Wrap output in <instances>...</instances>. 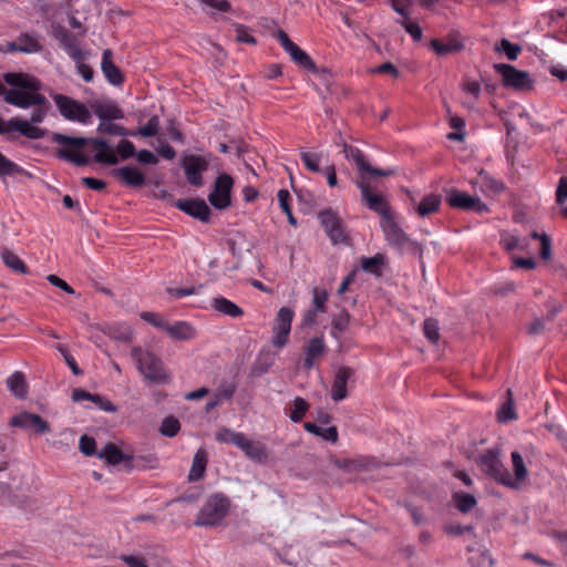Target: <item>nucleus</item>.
Listing matches in <instances>:
<instances>
[{"instance_id": "f257e3e1", "label": "nucleus", "mask_w": 567, "mask_h": 567, "mask_svg": "<svg viewBox=\"0 0 567 567\" xmlns=\"http://www.w3.org/2000/svg\"><path fill=\"white\" fill-rule=\"evenodd\" d=\"M52 142L64 146V148L56 150V157L73 163L79 167L86 166L91 162V158L81 152L84 146L89 145L95 151L93 161L103 165H116L120 158L128 159L136 154L134 144L126 138L117 143L115 152L107 141L101 137H74L62 133H53Z\"/></svg>"}, {"instance_id": "f03ea898", "label": "nucleus", "mask_w": 567, "mask_h": 567, "mask_svg": "<svg viewBox=\"0 0 567 567\" xmlns=\"http://www.w3.org/2000/svg\"><path fill=\"white\" fill-rule=\"evenodd\" d=\"M131 357L134 360L137 370L144 378L153 383H167L169 374L165 370L162 359L151 350L141 347H133Z\"/></svg>"}, {"instance_id": "7ed1b4c3", "label": "nucleus", "mask_w": 567, "mask_h": 567, "mask_svg": "<svg viewBox=\"0 0 567 567\" xmlns=\"http://www.w3.org/2000/svg\"><path fill=\"white\" fill-rule=\"evenodd\" d=\"M386 243L399 252H409L422 256L423 247L420 243L411 239L398 225L393 217L388 220H380Z\"/></svg>"}, {"instance_id": "20e7f679", "label": "nucleus", "mask_w": 567, "mask_h": 567, "mask_svg": "<svg viewBox=\"0 0 567 567\" xmlns=\"http://www.w3.org/2000/svg\"><path fill=\"white\" fill-rule=\"evenodd\" d=\"M229 506V498L223 493L212 494L197 514L194 525L206 527L219 524L227 515Z\"/></svg>"}, {"instance_id": "39448f33", "label": "nucleus", "mask_w": 567, "mask_h": 567, "mask_svg": "<svg viewBox=\"0 0 567 567\" xmlns=\"http://www.w3.org/2000/svg\"><path fill=\"white\" fill-rule=\"evenodd\" d=\"M478 465L481 470L496 482L516 488V483L513 481V477L506 466L499 458V452L497 450L491 449L485 451L478 460Z\"/></svg>"}, {"instance_id": "423d86ee", "label": "nucleus", "mask_w": 567, "mask_h": 567, "mask_svg": "<svg viewBox=\"0 0 567 567\" xmlns=\"http://www.w3.org/2000/svg\"><path fill=\"white\" fill-rule=\"evenodd\" d=\"M494 69L501 74L502 83L505 87L518 92H527L534 89L535 81L527 71L518 70L514 65L506 63H496Z\"/></svg>"}, {"instance_id": "0eeeda50", "label": "nucleus", "mask_w": 567, "mask_h": 567, "mask_svg": "<svg viewBox=\"0 0 567 567\" xmlns=\"http://www.w3.org/2000/svg\"><path fill=\"white\" fill-rule=\"evenodd\" d=\"M51 97L65 120L82 124L91 122L92 115L85 104L61 93H53Z\"/></svg>"}, {"instance_id": "6e6552de", "label": "nucleus", "mask_w": 567, "mask_h": 567, "mask_svg": "<svg viewBox=\"0 0 567 567\" xmlns=\"http://www.w3.org/2000/svg\"><path fill=\"white\" fill-rule=\"evenodd\" d=\"M339 137H340V142H336V144L342 146V153L344 154V157L348 161H352L355 164L359 173L361 174V177L364 176V174L374 175V176H379V177H389L394 174L393 169L375 168V167L371 166L367 162L365 156L360 148H358L353 145L347 144L342 140L341 135Z\"/></svg>"}, {"instance_id": "1a4fd4ad", "label": "nucleus", "mask_w": 567, "mask_h": 567, "mask_svg": "<svg viewBox=\"0 0 567 567\" xmlns=\"http://www.w3.org/2000/svg\"><path fill=\"white\" fill-rule=\"evenodd\" d=\"M318 218L324 228L327 236L333 245L348 244L350 237L341 218L332 209H326L318 214Z\"/></svg>"}, {"instance_id": "9d476101", "label": "nucleus", "mask_w": 567, "mask_h": 567, "mask_svg": "<svg viewBox=\"0 0 567 567\" xmlns=\"http://www.w3.org/2000/svg\"><path fill=\"white\" fill-rule=\"evenodd\" d=\"M357 186L361 190L362 200L365 203L367 207L379 214L381 220H388L393 217L391 214V207L385 197L381 194H374L364 176H362L360 181H357Z\"/></svg>"}, {"instance_id": "9b49d317", "label": "nucleus", "mask_w": 567, "mask_h": 567, "mask_svg": "<svg viewBox=\"0 0 567 567\" xmlns=\"http://www.w3.org/2000/svg\"><path fill=\"white\" fill-rule=\"evenodd\" d=\"M0 95L7 104L19 109H29L32 105H45L48 99L41 93H32L22 90H8L0 81Z\"/></svg>"}, {"instance_id": "f8f14e48", "label": "nucleus", "mask_w": 567, "mask_h": 567, "mask_svg": "<svg viewBox=\"0 0 567 567\" xmlns=\"http://www.w3.org/2000/svg\"><path fill=\"white\" fill-rule=\"evenodd\" d=\"M295 312L289 307H281L274 320L271 344L278 349L284 348L289 340Z\"/></svg>"}, {"instance_id": "ddd939ff", "label": "nucleus", "mask_w": 567, "mask_h": 567, "mask_svg": "<svg viewBox=\"0 0 567 567\" xmlns=\"http://www.w3.org/2000/svg\"><path fill=\"white\" fill-rule=\"evenodd\" d=\"M234 186V178L226 173L219 174L214 183L213 192L208 195L209 203L219 210L230 206V193Z\"/></svg>"}, {"instance_id": "4468645a", "label": "nucleus", "mask_w": 567, "mask_h": 567, "mask_svg": "<svg viewBox=\"0 0 567 567\" xmlns=\"http://www.w3.org/2000/svg\"><path fill=\"white\" fill-rule=\"evenodd\" d=\"M446 203L452 208L475 212L477 214H485L489 212L488 206L478 197L471 196L467 193L461 192L456 188H451L447 190Z\"/></svg>"}, {"instance_id": "2eb2a0df", "label": "nucleus", "mask_w": 567, "mask_h": 567, "mask_svg": "<svg viewBox=\"0 0 567 567\" xmlns=\"http://www.w3.org/2000/svg\"><path fill=\"white\" fill-rule=\"evenodd\" d=\"M208 159L200 155L188 154L182 157L186 181L195 187L203 186V173L208 169Z\"/></svg>"}, {"instance_id": "dca6fc26", "label": "nucleus", "mask_w": 567, "mask_h": 567, "mask_svg": "<svg viewBox=\"0 0 567 567\" xmlns=\"http://www.w3.org/2000/svg\"><path fill=\"white\" fill-rule=\"evenodd\" d=\"M11 132H18L29 140L43 138L48 131L45 128L33 126L28 123V120L20 117H11L9 121H4L0 116V134H8Z\"/></svg>"}, {"instance_id": "f3484780", "label": "nucleus", "mask_w": 567, "mask_h": 567, "mask_svg": "<svg viewBox=\"0 0 567 567\" xmlns=\"http://www.w3.org/2000/svg\"><path fill=\"white\" fill-rule=\"evenodd\" d=\"M429 48L437 56H446L462 52L465 49V43L460 32L451 31L442 39H432L429 42Z\"/></svg>"}, {"instance_id": "a211bd4d", "label": "nucleus", "mask_w": 567, "mask_h": 567, "mask_svg": "<svg viewBox=\"0 0 567 567\" xmlns=\"http://www.w3.org/2000/svg\"><path fill=\"white\" fill-rule=\"evenodd\" d=\"M51 29L52 37L60 43L65 52L76 62L82 60L83 53L79 48L76 37L59 23H52Z\"/></svg>"}, {"instance_id": "6ab92c4d", "label": "nucleus", "mask_w": 567, "mask_h": 567, "mask_svg": "<svg viewBox=\"0 0 567 567\" xmlns=\"http://www.w3.org/2000/svg\"><path fill=\"white\" fill-rule=\"evenodd\" d=\"M9 424L13 427L24 430L33 429L35 433L44 434L50 432L49 423L39 414L21 412L11 417Z\"/></svg>"}, {"instance_id": "aec40b11", "label": "nucleus", "mask_w": 567, "mask_h": 567, "mask_svg": "<svg viewBox=\"0 0 567 567\" xmlns=\"http://www.w3.org/2000/svg\"><path fill=\"white\" fill-rule=\"evenodd\" d=\"M3 81L12 86L11 90H22L32 93H39L41 81L23 72H8L3 74Z\"/></svg>"}, {"instance_id": "412c9836", "label": "nucleus", "mask_w": 567, "mask_h": 567, "mask_svg": "<svg viewBox=\"0 0 567 567\" xmlns=\"http://www.w3.org/2000/svg\"><path fill=\"white\" fill-rule=\"evenodd\" d=\"M175 206L179 210L203 223H208L210 220V208L204 199H179L175 203Z\"/></svg>"}, {"instance_id": "4be33fe9", "label": "nucleus", "mask_w": 567, "mask_h": 567, "mask_svg": "<svg viewBox=\"0 0 567 567\" xmlns=\"http://www.w3.org/2000/svg\"><path fill=\"white\" fill-rule=\"evenodd\" d=\"M90 107L92 109L94 114L100 118V122L124 118L123 110L115 102L110 100L93 101L90 104Z\"/></svg>"}, {"instance_id": "5701e85b", "label": "nucleus", "mask_w": 567, "mask_h": 567, "mask_svg": "<svg viewBox=\"0 0 567 567\" xmlns=\"http://www.w3.org/2000/svg\"><path fill=\"white\" fill-rule=\"evenodd\" d=\"M354 374V370L348 365L340 367L334 375L331 386V398L339 402L347 398V383Z\"/></svg>"}, {"instance_id": "b1692460", "label": "nucleus", "mask_w": 567, "mask_h": 567, "mask_svg": "<svg viewBox=\"0 0 567 567\" xmlns=\"http://www.w3.org/2000/svg\"><path fill=\"white\" fill-rule=\"evenodd\" d=\"M113 53L110 49L103 51L101 69L106 80L115 86L123 84L124 75L120 68L112 60Z\"/></svg>"}, {"instance_id": "393cba45", "label": "nucleus", "mask_w": 567, "mask_h": 567, "mask_svg": "<svg viewBox=\"0 0 567 567\" xmlns=\"http://www.w3.org/2000/svg\"><path fill=\"white\" fill-rule=\"evenodd\" d=\"M113 175L131 187H142L146 183L144 174L134 166H124L113 172Z\"/></svg>"}, {"instance_id": "a878e982", "label": "nucleus", "mask_w": 567, "mask_h": 567, "mask_svg": "<svg viewBox=\"0 0 567 567\" xmlns=\"http://www.w3.org/2000/svg\"><path fill=\"white\" fill-rule=\"evenodd\" d=\"M326 351V344L322 337H313L309 340L308 344L305 347V359L302 363V368L305 370H310L315 365V360L323 354Z\"/></svg>"}, {"instance_id": "bb28decb", "label": "nucleus", "mask_w": 567, "mask_h": 567, "mask_svg": "<svg viewBox=\"0 0 567 567\" xmlns=\"http://www.w3.org/2000/svg\"><path fill=\"white\" fill-rule=\"evenodd\" d=\"M167 334L176 341H190L197 337V331L193 324L187 321H176L167 326Z\"/></svg>"}, {"instance_id": "cd10ccee", "label": "nucleus", "mask_w": 567, "mask_h": 567, "mask_svg": "<svg viewBox=\"0 0 567 567\" xmlns=\"http://www.w3.org/2000/svg\"><path fill=\"white\" fill-rule=\"evenodd\" d=\"M239 449L245 453V455L256 462L264 463L268 458V451L265 444L260 442H255L249 439H247L246 435H244L241 445H239Z\"/></svg>"}, {"instance_id": "c85d7f7f", "label": "nucleus", "mask_w": 567, "mask_h": 567, "mask_svg": "<svg viewBox=\"0 0 567 567\" xmlns=\"http://www.w3.org/2000/svg\"><path fill=\"white\" fill-rule=\"evenodd\" d=\"M100 458H104L110 465H118L120 463H124V468L126 470V463H128V454L121 451L118 446L113 443H107L104 447L97 453Z\"/></svg>"}, {"instance_id": "c756f323", "label": "nucleus", "mask_w": 567, "mask_h": 567, "mask_svg": "<svg viewBox=\"0 0 567 567\" xmlns=\"http://www.w3.org/2000/svg\"><path fill=\"white\" fill-rule=\"evenodd\" d=\"M212 308L231 318H240L244 315V310L239 306L225 297L214 298L212 300Z\"/></svg>"}, {"instance_id": "7c9ffc66", "label": "nucleus", "mask_w": 567, "mask_h": 567, "mask_svg": "<svg viewBox=\"0 0 567 567\" xmlns=\"http://www.w3.org/2000/svg\"><path fill=\"white\" fill-rule=\"evenodd\" d=\"M157 462L158 460L155 454H128V463H126V471H144L147 468H155L157 466Z\"/></svg>"}, {"instance_id": "2f4dec72", "label": "nucleus", "mask_w": 567, "mask_h": 567, "mask_svg": "<svg viewBox=\"0 0 567 567\" xmlns=\"http://www.w3.org/2000/svg\"><path fill=\"white\" fill-rule=\"evenodd\" d=\"M386 265V257L383 254H375L372 257H362L361 268L364 272L371 274L377 278L382 276V270Z\"/></svg>"}, {"instance_id": "473e14b6", "label": "nucleus", "mask_w": 567, "mask_h": 567, "mask_svg": "<svg viewBox=\"0 0 567 567\" xmlns=\"http://www.w3.org/2000/svg\"><path fill=\"white\" fill-rule=\"evenodd\" d=\"M17 45L20 53L27 54L39 53L43 49L39 39L35 35L27 32H22L18 35Z\"/></svg>"}, {"instance_id": "72a5a7b5", "label": "nucleus", "mask_w": 567, "mask_h": 567, "mask_svg": "<svg viewBox=\"0 0 567 567\" xmlns=\"http://www.w3.org/2000/svg\"><path fill=\"white\" fill-rule=\"evenodd\" d=\"M7 385L14 396L19 399L27 398L28 383L22 372L16 371L13 374H11L7 380Z\"/></svg>"}, {"instance_id": "f704fd0d", "label": "nucleus", "mask_w": 567, "mask_h": 567, "mask_svg": "<svg viewBox=\"0 0 567 567\" xmlns=\"http://www.w3.org/2000/svg\"><path fill=\"white\" fill-rule=\"evenodd\" d=\"M441 203L442 199L440 195L433 193L427 194L422 198V200L417 205L416 212L421 217L429 216L433 213L439 212Z\"/></svg>"}, {"instance_id": "c9c22d12", "label": "nucleus", "mask_w": 567, "mask_h": 567, "mask_svg": "<svg viewBox=\"0 0 567 567\" xmlns=\"http://www.w3.org/2000/svg\"><path fill=\"white\" fill-rule=\"evenodd\" d=\"M1 258L3 264L11 269L13 272L27 275L29 272V268L24 264V261L12 250L4 248L1 251Z\"/></svg>"}, {"instance_id": "e433bc0d", "label": "nucleus", "mask_w": 567, "mask_h": 567, "mask_svg": "<svg viewBox=\"0 0 567 567\" xmlns=\"http://www.w3.org/2000/svg\"><path fill=\"white\" fill-rule=\"evenodd\" d=\"M206 464H207L206 452L204 450H198L193 458L192 467L188 473V481L189 482L199 481L205 474Z\"/></svg>"}, {"instance_id": "4c0bfd02", "label": "nucleus", "mask_w": 567, "mask_h": 567, "mask_svg": "<svg viewBox=\"0 0 567 567\" xmlns=\"http://www.w3.org/2000/svg\"><path fill=\"white\" fill-rule=\"evenodd\" d=\"M288 54L290 55L291 60L300 68L311 73H318V69L311 56L298 45H296Z\"/></svg>"}, {"instance_id": "58836bf2", "label": "nucleus", "mask_w": 567, "mask_h": 567, "mask_svg": "<svg viewBox=\"0 0 567 567\" xmlns=\"http://www.w3.org/2000/svg\"><path fill=\"white\" fill-rule=\"evenodd\" d=\"M12 175H23L27 177H31V174L12 162L11 159L7 158L1 152H0V177L4 176H12Z\"/></svg>"}, {"instance_id": "ea45409f", "label": "nucleus", "mask_w": 567, "mask_h": 567, "mask_svg": "<svg viewBox=\"0 0 567 567\" xmlns=\"http://www.w3.org/2000/svg\"><path fill=\"white\" fill-rule=\"evenodd\" d=\"M478 178L483 192L499 194L505 189L503 182L495 179L484 171L480 173Z\"/></svg>"}, {"instance_id": "a19ab883", "label": "nucleus", "mask_w": 567, "mask_h": 567, "mask_svg": "<svg viewBox=\"0 0 567 567\" xmlns=\"http://www.w3.org/2000/svg\"><path fill=\"white\" fill-rule=\"evenodd\" d=\"M455 507L463 514L471 512L477 504L476 498L472 494L457 492L453 494Z\"/></svg>"}, {"instance_id": "79ce46f5", "label": "nucleus", "mask_w": 567, "mask_h": 567, "mask_svg": "<svg viewBox=\"0 0 567 567\" xmlns=\"http://www.w3.org/2000/svg\"><path fill=\"white\" fill-rule=\"evenodd\" d=\"M512 463H513V470L515 477L513 481L516 483V487L518 486V483L526 480L528 475V470L524 463L523 456L519 452L514 451L512 452Z\"/></svg>"}, {"instance_id": "37998d69", "label": "nucleus", "mask_w": 567, "mask_h": 567, "mask_svg": "<svg viewBox=\"0 0 567 567\" xmlns=\"http://www.w3.org/2000/svg\"><path fill=\"white\" fill-rule=\"evenodd\" d=\"M96 131L100 134L117 135V136H124V137L133 135L132 130H128L120 124L112 123L111 121L100 122Z\"/></svg>"}, {"instance_id": "c03bdc74", "label": "nucleus", "mask_w": 567, "mask_h": 567, "mask_svg": "<svg viewBox=\"0 0 567 567\" xmlns=\"http://www.w3.org/2000/svg\"><path fill=\"white\" fill-rule=\"evenodd\" d=\"M159 130V117L157 115H153L150 117L147 123L144 126H140L136 130H132V137L143 136V137H153L156 136Z\"/></svg>"}, {"instance_id": "a18cd8bd", "label": "nucleus", "mask_w": 567, "mask_h": 567, "mask_svg": "<svg viewBox=\"0 0 567 567\" xmlns=\"http://www.w3.org/2000/svg\"><path fill=\"white\" fill-rule=\"evenodd\" d=\"M309 409L310 404L303 398L297 396L292 402V409L289 414L290 420L295 423L300 422Z\"/></svg>"}, {"instance_id": "49530a36", "label": "nucleus", "mask_w": 567, "mask_h": 567, "mask_svg": "<svg viewBox=\"0 0 567 567\" xmlns=\"http://www.w3.org/2000/svg\"><path fill=\"white\" fill-rule=\"evenodd\" d=\"M495 51L503 52L508 60L515 61L522 51L520 45L512 43L507 39H502L495 44Z\"/></svg>"}, {"instance_id": "de8ad7c7", "label": "nucleus", "mask_w": 567, "mask_h": 567, "mask_svg": "<svg viewBox=\"0 0 567 567\" xmlns=\"http://www.w3.org/2000/svg\"><path fill=\"white\" fill-rule=\"evenodd\" d=\"M350 313L343 309L338 316L332 319L331 322V334L338 338L337 333H342L349 328Z\"/></svg>"}, {"instance_id": "09e8293b", "label": "nucleus", "mask_w": 567, "mask_h": 567, "mask_svg": "<svg viewBox=\"0 0 567 567\" xmlns=\"http://www.w3.org/2000/svg\"><path fill=\"white\" fill-rule=\"evenodd\" d=\"M181 430V423L175 416H166L161 424L159 433L166 437H174Z\"/></svg>"}, {"instance_id": "8fccbe9b", "label": "nucleus", "mask_w": 567, "mask_h": 567, "mask_svg": "<svg viewBox=\"0 0 567 567\" xmlns=\"http://www.w3.org/2000/svg\"><path fill=\"white\" fill-rule=\"evenodd\" d=\"M244 435H245L244 433L234 432L229 429H221L216 434V440L221 443H230L239 449V445H241Z\"/></svg>"}, {"instance_id": "3c124183", "label": "nucleus", "mask_w": 567, "mask_h": 567, "mask_svg": "<svg viewBox=\"0 0 567 567\" xmlns=\"http://www.w3.org/2000/svg\"><path fill=\"white\" fill-rule=\"evenodd\" d=\"M423 332L430 342L437 343L440 339L439 321L434 318L425 319L423 323Z\"/></svg>"}, {"instance_id": "603ef678", "label": "nucleus", "mask_w": 567, "mask_h": 567, "mask_svg": "<svg viewBox=\"0 0 567 567\" xmlns=\"http://www.w3.org/2000/svg\"><path fill=\"white\" fill-rule=\"evenodd\" d=\"M509 398L506 402L503 403L501 410L497 413V417L499 422H507L516 419V413L514 410V402L512 399L511 390L507 391Z\"/></svg>"}, {"instance_id": "864d4df0", "label": "nucleus", "mask_w": 567, "mask_h": 567, "mask_svg": "<svg viewBox=\"0 0 567 567\" xmlns=\"http://www.w3.org/2000/svg\"><path fill=\"white\" fill-rule=\"evenodd\" d=\"M141 319L152 324L155 328L163 329L167 331V326L169 324L164 318L156 312L143 311L140 315Z\"/></svg>"}, {"instance_id": "5fc2aeb1", "label": "nucleus", "mask_w": 567, "mask_h": 567, "mask_svg": "<svg viewBox=\"0 0 567 567\" xmlns=\"http://www.w3.org/2000/svg\"><path fill=\"white\" fill-rule=\"evenodd\" d=\"M300 156H301V159L305 164V166L307 167L308 171L312 172V173H320L321 169L319 167V163H320V154L318 153H308V152H305L302 151L300 153Z\"/></svg>"}, {"instance_id": "6e6d98bb", "label": "nucleus", "mask_w": 567, "mask_h": 567, "mask_svg": "<svg viewBox=\"0 0 567 567\" xmlns=\"http://www.w3.org/2000/svg\"><path fill=\"white\" fill-rule=\"evenodd\" d=\"M313 298H312V307L313 309L320 311L321 313L326 312L327 310V301H328V292L324 289L321 288H315L312 291Z\"/></svg>"}, {"instance_id": "4d7b16f0", "label": "nucleus", "mask_w": 567, "mask_h": 567, "mask_svg": "<svg viewBox=\"0 0 567 567\" xmlns=\"http://www.w3.org/2000/svg\"><path fill=\"white\" fill-rule=\"evenodd\" d=\"M79 449L85 456H93L96 453V442L94 437L86 434L82 435L79 441Z\"/></svg>"}, {"instance_id": "13d9d810", "label": "nucleus", "mask_w": 567, "mask_h": 567, "mask_svg": "<svg viewBox=\"0 0 567 567\" xmlns=\"http://www.w3.org/2000/svg\"><path fill=\"white\" fill-rule=\"evenodd\" d=\"M56 350L62 354V357L64 358L65 360V363L68 364V367L72 370L73 374L75 375H81L83 374V370L80 369V367L78 365L73 355H71V353L69 352V350L66 349L65 346L63 344H58L56 347Z\"/></svg>"}, {"instance_id": "bf43d9fd", "label": "nucleus", "mask_w": 567, "mask_h": 567, "mask_svg": "<svg viewBox=\"0 0 567 567\" xmlns=\"http://www.w3.org/2000/svg\"><path fill=\"white\" fill-rule=\"evenodd\" d=\"M399 23L404 28V30L412 37V39L415 42H419L422 40L423 32H422V28L419 25L417 22L402 20V21H399Z\"/></svg>"}, {"instance_id": "052dcab7", "label": "nucleus", "mask_w": 567, "mask_h": 567, "mask_svg": "<svg viewBox=\"0 0 567 567\" xmlns=\"http://www.w3.org/2000/svg\"><path fill=\"white\" fill-rule=\"evenodd\" d=\"M35 109H33V111L31 112V116H30V120L28 121V123H30V125H33V126H38V124L42 123L44 121V118L47 117V111H48V107L50 106V104H45V105H34Z\"/></svg>"}, {"instance_id": "680f3d73", "label": "nucleus", "mask_w": 567, "mask_h": 567, "mask_svg": "<svg viewBox=\"0 0 567 567\" xmlns=\"http://www.w3.org/2000/svg\"><path fill=\"white\" fill-rule=\"evenodd\" d=\"M236 40L238 42L255 44L256 39L249 33V30L244 24H235Z\"/></svg>"}, {"instance_id": "e2e57ef3", "label": "nucleus", "mask_w": 567, "mask_h": 567, "mask_svg": "<svg viewBox=\"0 0 567 567\" xmlns=\"http://www.w3.org/2000/svg\"><path fill=\"white\" fill-rule=\"evenodd\" d=\"M501 244L506 251H513L516 248H524V246H520L519 238L517 236H513L507 233L502 234Z\"/></svg>"}, {"instance_id": "0e129e2a", "label": "nucleus", "mask_w": 567, "mask_h": 567, "mask_svg": "<svg viewBox=\"0 0 567 567\" xmlns=\"http://www.w3.org/2000/svg\"><path fill=\"white\" fill-rule=\"evenodd\" d=\"M135 157L141 164L156 165L158 163V158L148 150L136 152Z\"/></svg>"}, {"instance_id": "69168bd1", "label": "nucleus", "mask_w": 567, "mask_h": 567, "mask_svg": "<svg viewBox=\"0 0 567 567\" xmlns=\"http://www.w3.org/2000/svg\"><path fill=\"white\" fill-rule=\"evenodd\" d=\"M567 200V176H561L556 189V203L563 205Z\"/></svg>"}, {"instance_id": "338daca9", "label": "nucleus", "mask_w": 567, "mask_h": 567, "mask_svg": "<svg viewBox=\"0 0 567 567\" xmlns=\"http://www.w3.org/2000/svg\"><path fill=\"white\" fill-rule=\"evenodd\" d=\"M275 38L280 42L281 47L287 53H289L297 45L281 29L276 32Z\"/></svg>"}, {"instance_id": "774afa93", "label": "nucleus", "mask_w": 567, "mask_h": 567, "mask_svg": "<svg viewBox=\"0 0 567 567\" xmlns=\"http://www.w3.org/2000/svg\"><path fill=\"white\" fill-rule=\"evenodd\" d=\"M121 559L128 566V567H148L145 559L138 556L133 555H122Z\"/></svg>"}]
</instances>
